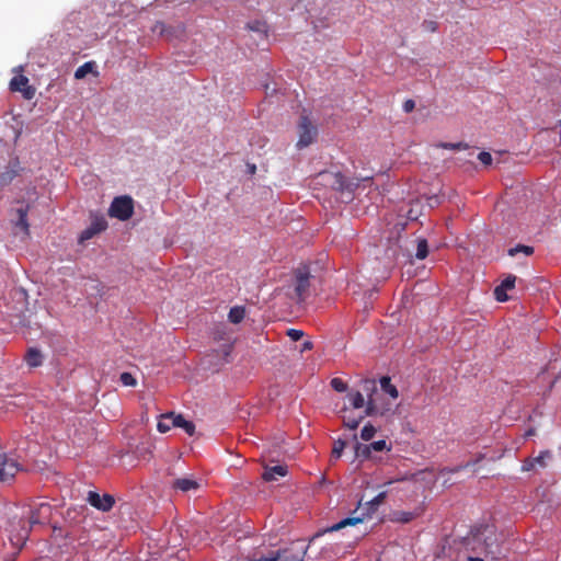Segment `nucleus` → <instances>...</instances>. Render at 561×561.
<instances>
[{
  "label": "nucleus",
  "mask_w": 561,
  "mask_h": 561,
  "mask_svg": "<svg viewBox=\"0 0 561 561\" xmlns=\"http://www.w3.org/2000/svg\"><path fill=\"white\" fill-rule=\"evenodd\" d=\"M468 549L483 552L485 557L497 560L503 554L502 542L496 527L488 523H479L470 527L469 534L463 538Z\"/></svg>",
  "instance_id": "nucleus-1"
},
{
  "label": "nucleus",
  "mask_w": 561,
  "mask_h": 561,
  "mask_svg": "<svg viewBox=\"0 0 561 561\" xmlns=\"http://www.w3.org/2000/svg\"><path fill=\"white\" fill-rule=\"evenodd\" d=\"M51 506L48 503H41L38 507L31 508L27 516L12 517L9 523V533L11 542L22 548L28 540L30 533L34 525L41 524V517L43 515L50 514Z\"/></svg>",
  "instance_id": "nucleus-2"
},
{
  "label": "nucleus",
  "mask_w": 561,
  "mask_h": 561,
  "mask_svg": "<svg viewBox=\"0 0 561 561\" xmlns=\"http://www.w3.org/2000/svg\"><path fill=\"white\" fill-rule=\"evenodd\" d=\"M90 224L78 236V244L84 245L87 241L105 231L108 222L105 216L99 211H90Z\"/></svg>",
  "instance_id": "nucleus-3"
},
{
  "label": "nucleus",
  "mask_w": 561,
  "mask_h": 561,
  "mask_svg": "<svg viewBox=\"0 0 561 561\" xmlns=\"http://www.w3.org/2000/svg\"><path fill=\"white\" fill-rule=\"evenodd\" d=\"M134 199L129 195H119L113 198L107 214L111 218L126 221L134 215Z\"/></svg>",
  "instance_id": "nucleus-4"
},
{
  "label": "nucleus",
  "mask_w": 561,
  "mask_h": 561,
  "mask_svg": "<svg viewBox=\"0 0 561 561\" xmlns=\"http://www.w3.org/2000/svg\"><path fill=\"white\" fill-rule=\"evenodd\" d=\"M297 129L298 141L296 144V147L299 150L310 146L317 139L319 134L317 125L312 124L307 114H302L299 117Z\"/></svg>",
  "instance_id": "nucleus-5"
},
{
  "label": "nucleus",
  "mask_w": 561,
  "mask_h": 561,
  "mask_svg": "<svg viewBox=\"0 0 561 561\" xmlns=\"http://www.w3.org/2000/svg\"><path fill=\"white\" fill-rule=\"evenodd\" d=\"M151 32L165 41L172 42L181 39L185 34V25L178 23L175 25L165 24L162 21H157L151 26Z\"/></svg>",
  "instance_id": "nucleus-6"
},
{
  "label": "nucleus",
  "mask_w": 561,
  "mask_h": 561,
  "mask_svg": "<svg viewBox=\"0 0 561 561\" xmlns=\"http://www.w3.org/2000/svg\"><path fill=\"white\" fill-rule=\"evenodd\" d=\"M312 277L308 265H301L294 272V290L298 300H304L310 287V278Z\"/></svg>",
  "instance_id": "nucleus-7"
},
{
  "label": "nucleus",
  "mask_w": 561,
  "mask_h": 561,
  "mask_svg": "<svg viewBox=\"0 0 561 561\" xmlns=\"http://www.w3.org/2000/svg\"><path fill=\"white\" fill-rule=\"evenodd\" d=\"M85 501L95 510L107 513L115 505V497L110 493L100 494L95 490H90L87 493Z\"/></svg>",
  "instance_id": "nucleus-8"
},
{
  "label": "nucleus",
  "mask_w": 561,
  "mask_h": 561,
  "mask_svg": "<svg viewBox=\"0 0 561 561\" xmlns=\"http://www.w3.org/2000/svg\"><path fill=\"white\" fill-rule=\"evenodd\" d=\"M21 470L20 463L7 456L0 454V482L12 481L15 474Z\"/></svg>",
  "instance_id": "nucleus-9"
},
{
  "label": "nucleus",
  "mask_w": 561,
  "mask_h": 561,
  "mask_svg": "<svg viewBox=\"0 0 561 561\" xmlns=\"http://www.w3.org/2000/svg\"><path fill=\"white\" fill-rule=\"evenodd\" d=\"M24 171L25 168L21 165L18 158L11 159L5 170L0 173V191L9 186Z\"/></svg>",
  "instance_id": "nucleus-10"
},
{
  "label": "nucleus",
  "mask_w": 561,
  "mask_h": 561,
  "mask_svg": "<svg viewBox=\"0 0 561 561\" xmlns=\"http://www.w3.org/2000/svg\"><path fill=\"white\" fill-rule=\"evenodd\" d=\"M28 78L24 75L14 76L9 83L13 92H21L25 100H32L35 95V88L28 84Z\"/></svg>",
  "instance_id": "nucleus-11"
},
{
  "label": "nucleus",
  "mask_w": 561,
  "mask_h": 561,
  "mask_svg": "<svg viewBox=\"0 0 561 561\" xmlns=\"http://www.w3.org/2000/svg\"><path fill=\"white\" fill-rule=\"evenodd\" d=\"M201 488V483L192 476L183 478H176L171 483V489L174 491H181L182 493H188L197 491Z\"/></svg>",
  "instance_id": "nucleus-12"
},
{
  "label": "nucleus",
  "mask_w": 561,
  "mask_h": 561,
  "mask_svg": "<svg viewBox=\"0 0 561 561\" xmlns=\"http://www.w3.org/2000/svg\"><path fill=\"white\" fill-rule=\"evenodd\" d=\"M44 355L37 346H31L26 350L24 360L30 368H37L44 364Z\"/></svg>",
  "instance_id": "nucleus-13"
},
{
  "label": "nucleus",
  "mask_w": 561,
  "mask_h": 561,
  "mask_svg": "<svg viewBox=\"0 0 561 561\" xmlns=\"http://www.w3.org/2000/svg\"><path fill=\"white\" fill-rule=\"evenodd\" d=\"M169 416L172 417V426L182 428L187 435L193 436L195 433V424L185 419L183 414H175L174 412H169Z\"/></svg>",
  "instance_id": "nucleus-14"
},
{
  "label": "nucleus",
  "mask_w": 561,
  "mask_h": 561,
  "mask_svg": "<svg viewBox=\"0 0 561 561\" xmlns=\"http://www.w3.org/2000/svg\"><path fill=\"white\" fill-rule=\"evenodd\" d=\"M288 473V467L286 465H276L266 467L262 474L264 481L271 482L276 481L278 477H285Z\"/></svg>",
  "instance_id": "nucleus-15"
},
{
  "label": "nucleus",
  "mask_w": 561,
  "mask_h": 561,
  "mask_svg": "<svg viewBox=\"0 0 561 561\" xmlns=\"http://www.w3.org/2000/svg\"><path fill=\"white\" fill-rule=\"evenodd\" d=\"M353 440H354L353 449H354V455H355L356 459H359L362 461L374 459L373 451L368 444L359 443L356 434L353 435Z\"/></svg>",
  "instance_id": "nucleus-16"
},
{
  "label": "nucleus",
  "mask_w": 561,
  "mask_h": 561,
  "mask_svg": "<svg viewBox=\"0 0 561 561\" xmlns=\"http://www.w3.org/2000/svg\"><path fill=\"white\" fill-rule=\"evenodd\" d=\"M247 28L256 34L257 41H263L267 38L268 26L264 21H250L247 23Z\"/></svg>",
  "instance_id": "nucleus-17"
},
{
  "label": "nucleus",
  "mask_w": 561,
  "mask_h": 561,
  "mask_svg": "<svg viewBox=\"0 0 561 561\" xmlns=\"http://www.w3.org/2000/svg\"><path fill=\"white\" fill-rule=\"evenodd\" d=\"M387 495H388L387 491H381L376 496H374L370 501H368L366 503L365 513H363V515L365 517L371 516L378 510V507L385 502V500L387 499Z\"/></svg>",
  "instance_id": "nucleus-18"
},
{
  "label": "nucleus",
  "mask_w": 561,
  "mask_h": 561,
  "mask_svg": "<svg viewBox=\"0 0 561 561\" xmlns=\"http://www.w3.org/2000/svg\"><path fill=\"white\" fill-rule=\"evenodd\" d=\"M28 209V205L16 208L18 218L14 222L15 227L21 229L25 233H28L30 231V225L27 221Z\"/></svg>",
  "instance_id": "nucleus-19"
},
{
  "label": "nucleus",
  "mask_w": 561,
  "mask_h": 561,
  "mask_svg": "<svg viewBox=\"0 0 561 561\" xmlns=\"http://www.w3.org/2000/svg\"><path fill=\"white\" fill-rule=\"evenodd\" d=\"M380 389L387 393L390 398L397 399L399 391L397 387L391 382V378L388 375H383L379 378Z\"/></svg>",
  "instance_id": "nucleus-20"
},
{
  "label": "nucleus",
  "mask_w": 561,
  "mask_h": 561,
  "mask_svg": "<svg viewBox=\"0 0 561 561\" xmlns=\"http://www.w3.org/2000/svg\"><path fill=\"white\" fill-rule=\"evenodd\" d=\"M416 243V250L413 256L417 260H424L427 257L430 253V245L427 239L420 237L415 239ZM409 257H412L411 254H409Z\"/></svg>",
  "instance_id": "nucleus-21"
},
{
  "label": "nucleus",
  "mask_w": 561,
  "mask_h": 561,
  "mask_svg": "<svg viewBox=\"0 0 561 561\" xmlns=\"http://www.w3.org/2000/svg\"><path fill=\"white\" fill-rule=\"evenodd\" d=\"M89 73L98 75L95 61H85L79 66L75 71V78L77 80L84 79Z\"/></svg>",
  "instance_id": "nucleus-22"
},
{
  "label": "nucleus",
  "mask_w": 561,
  "mask_h": 561,
  "mask_svg": "<svg viewBox=\"0 0 561 561\" xmlns=\"http://www.w3.org/2000/svg\"><path fill=\"white\" fill-rule=\"evenodd\" d=\"M247 313V309L244 306H233L230 308L228 312V321L232 324H239L243 321Z\"/></svg>",
  "instance_id": "nucleus-23"
},
{
  "label": "nucleus",
  "mask_w": 561,
  "mask_h": 561,
  "mask_svg": "<svg viewBox=\"0 0 561 561\" xmlns=\"http://www.w3.org/2000/svg\"><path fill=\"white\" fill-rule=\"evenodd\" d=\"M417 516L419 514L416 512L394 511L391 514V520L400 524H408Z\"/></svg>",
  "instance_id": "nucleus-24"
},
{
  "label": "nucleus",
  "mask_w": 561,
  "mask_h": 561,
  "mask_svg": "<svg viewBox=\"0 0 561 561\" xmlns=\"http://www.w3.org/2000/svg\"><path fill=\"white\" fill-rule=\"evenodd\" d=\"M308 547L304 548L300 553H293L288 548H278L277 551L282 553V558L279 561H297L304 560L305 554L307 553Z\"/></svg>",
  "instance_id": "nucleus-25"
},
{
  "label": "nucleus",
  "mask_w": 561,
  "mask_h": 561,
  "mask_svg": "<svg viewBox=\"0 0 561 561\" xmlns=\"http://www.w3.org/2000/svg\"><path fill=\"white\" fill-rule=\"evenodd\" d=\"M282 553L275 550H268L266 554L254 553L253 557H248L249 561H279Z\"/></svg>",
  "instance_id": "nucleus-26"
},
{
  "label": "nucleus",
  "mask_w": 561,
  "mask_h": 561,
  "mask_svg": "<svg viewBox=\"0 0 561 561\" xmlns=\"http://www.w3.org/2000/svg\"><path fill=\"white\" fill-rule=\"evenodd\" d=\"M534 252H535V248L533 245L518 243L507 250V255L514 257L517 254L522 253L526 256H529V255L534 254Z\"/></svg>",
  "instance_id": "nucleus-27"
},
{
  "label": "nucleus",
  "mask_w": 561,
  "mask_h": 561,
  "mask_svg": "<svg viewBox=\"0 0 561 561\" xmlns=\"http://www.w3.org/2000/svg\"><path fill=\"white\" fill-rule=\"evenodd\" d=\"M552 458V453L550 450H541L538 456L531 457V461L535 463V468H546L547 460Z\"/></svg>",
  "instance_id": "nucleus-28"
},
{
  "label": "nucleus",
  "mask_w": 561,
  "mask_h": 561,
  "mask_svg": "<svg viewBox=\"0 0 561 561\" xmlns=\"http://www.w3.org/2000/svg\"><path fill=\"white\" fill-rule=\"evenodd\" d=\"M368 445L373 451V455L388 453L392 449L391 444H388L385 439L375 440L369 443Z\"/></svg>",
  "instance_id": "nucleus-29"
},
{
  "label": "nucleus",
  "mask_w": 561,
  "mask_h": 561,
  "mask_svg": "<svg viewBox=\"0 0 561 561\" xmlns=\"http://www.w3.org/2000/svg\"><path fill=\"white\" fill-rule=\"evenodd\" d=\"M353 409H362L365 405V398L360 391H351L347 394Z\"/></svg>",
  "instance_id": "nucleus-30"
},
{
  "label": "nucleus",
  "mask_w": 561,
  "mask_h": 561,
  "mask_svg": "<svg viewBox=\"0 0 561 561\" xmlns=\"http://www.w3.org/2000/svg\"><path fill=\"white\" fill-rule=\"evenodd\" d=\"M358 187V182H356L354 179L347 178L343 174V182L341 187V193H347L352 195L355 190Z\"/></svg>",
  "instance_id": "nucleus-31"
},
{
  "label": "nucleus",
  "mask_w": 561,
  "mask_h": 561,
  "mask_svg": "<svg viewBox=\"0 0 561 561\" xmlns=\"http://www.w3.org/2000/svg\"><path fill=\"white\" fill-rule=\"evenodd\" d=\"M376 433V426L368 422L360 430V438L365 442H369L375 437Z\"/></svg>",
  "instance_id": "nucleus-32"
},
{
  "label": "nucleus",
  "mask_w": 561,
  "mask_h": 561,
  "mask_svg": "<svg viewBox=\"0 0 561 561\" xmlns=\"http://www.w3.org/2000/svg\"><path fill=\"white\" fill-rule=\"evenodd\" d=\"M363 390L367 394V400L374 399V396L378 391L376 381L374 379L363 380Z\"/></svg>",
  "instance_id": "nucleus-33"
},
{
  "label": "nucleus",
  "mask_w": 561,
  "mask_h": 561,
  "mask_svg": "<svg viewBox=\"0 0 561 561\" xmlns=\"http://www.w3.org/2000/svg\"><path fill=\"white\" fill-rule=\"evenodd\" d=\"M343 529V525H341V520L331 525V526H328L325 528H322L320 530H318L310 539V542L314 541L316 539L320 538L321 536H323L324 534H329V533H334V531H339Z\"/></svg>",
  "instance_id": "nucleus-34"
},
{
  "label": "nucleus",
  "mask_w": 561,
  "mask_h": 561,
  "mask_svg": "<svg viewBox=\"0 0 561 561\" xmlns=\"http://www.w3.org/2000/svg\"><path fill=\"white\" fill-rule=\"evenodd\" d=\"M172 426V417L169 416V413L161 415V419L158 421L157 430L158 432L164 434L171 430Z\"/></svg>",
  "instance_id": "nucleus-35"
},
{
  "label": "nucleus",
  "mask_w": 561,
  "mask_h": 561,
  "mask_svg": "<svg viewBox=\"0 0 561 561\" xmlns=\"http://www.w3.org/2000/svg\"><path fill=\"white\" fill-rule=\"evenodd\" d=\"M365 411H364V417L365 416H376L379 414V408L376 403L375 399H370L365 401Z\"/></svg>",
  "instance_id": "nucleus-36"
},
{
  "label": "nucleus",
  "mask_w": 561,
  "mask_h": 561,
  "mask_svg": "<svg viewBox=\"0 0 561 561\" xmlns=\"http://www.w3.org/2000/svg\"><path fill=\"white\" fill-rule=\"evenodd\" d=\"M119 381L125 387H136L137 386V379L130 371H123L119 375Z\"/></svg>",
  "instance_id": "nucleus-37"
},
{
  "label": "nucleus",
  "mask_w": 561,
  "mask_h": 561,
  "mask_svg": "<svg viewBox=\"0 0 561 561\" xmlns=\"http://www.w3.org/2000/svg\"><path fill=\"white\" fill-rule=\"evenodd\" d=\"M347 443L343 438H337L334 440L333 449H332V456L334 458H340L346 447Z\"/></svg>",
  "instance_id": "nucleus-38"
},
{
  "label": "nucleus",
  "mask_w": 561,
  "mask_h": 561,
  "mask_svg": "<svg viewBox=\"0 0 561 561\" xmlns=\"http://www.w3.org/2000/svg\"><path fill=\"white\" fill-rule=\"evenodd\" d=\"M438 148H443V149H448V150H454V151H458V150H461V149H467L468 148V145L462 142V141H459V142H439L437 145Z\"/></svg>",
  "instance_id": "nucleus-39"
},
{
  "label": "nucleus",
  "mask_w": 561,
  "mask_h": 561,
  "mask_svg": "<svg viewBox=\"0 0 561 561\" xmlns=\"http://www.w3.org/2000/svg\"><path fill=\"white\" fill-rule=\"evenodd\" d=\"M365 519V516L362 514L359 516H347L341 519V525H343V528L348 526H356L357 524L363 523Z\"/></svg>",
  "instance_id": "nucleus-40"
},
{
  "label": "nucleus",
  "mask_w": 561,
  "mask_h": 561,
  "mask_svg": "<svg viewBox=\"0 0 561 561\" xmlns=\"http://www.w3.org/2000/svg\"><path fill=\"white\" fill-rule=\"evenodd\" d=\"M330 386L336 392H345L347 390V388H348L347 383L343 379L337 378V377H334V378L331 379Z\"/></svg>",
  "instance_id": "nucleus-41"
},
{
  "label": "nucleus",
  "mask_w": 561,
  "mask_h": 561,
  "mask_svg": "<svg viewBox=\"0 0 561 561\" xmlns=\"http://www.w3.org/2000/svg\"><path fill=\"white\" fill-rule=\"evenodd\" d=\"M517 277L513 274H508L499 286L505 290H511L515 287Z\"/></svg>",
  "instance_id": "nucleus-42"
},
{
  "label": "nucleus",
  "mask_w": 561,
  "mask_h": 561,
  "mask_svg": "<svg viewBox=\"0 0 561 561\" xmlns=\"http://www.w3.org/2000/svg\"><path fill=\"white\" fill-rule=\"evenodd\" d=\"M364 420V415H359L358 417L354 419H344L343 424L345 427H347L351 431H355L362 421Z\"/></svg>",
  "instance_id": "nucleus-43"
},
{
  "label": "nucleus",
  "mask_w": 561,
  "mask_h": 561,
  "mask_svg": "<svg viewBox=\"0 0 561 561\" xmlns=\"http://www.w3.org/2000/svg\"><path fill=\"white\" fill-rule=\"evenodd\" d=\"M507 291L508 290H505L503 289L501 286H496L494 288V298L499 301V302H506L510 297L507 295Z\"/></svg>",
  "instance_id": "nucleus-44"
},
{
  "label": "nucleus",
  "mask_w": 561,
  "mask_h": 561,
  "mask_svg": "<svg viewBox=\"0 0 561 561\" xmlns=\"http://www.w3.org/2000/svg\"><path fill=\"white\" fill-rule=\"evenodd\" d=\"M332 182H331V186L333 190L337 191V192H341V187H342V182H343V173L342 172H335L332 174Z\"/></svg>",
  "instance_id": "nucleus-45"
},
{
  "label": "nucleus",
  "mask_w": 561,
  "mask_h": 561,
  "mask_svg": "<svg viewBox=\"0 0 561 561\" xmlns=\"http://www.w3.org/2000/svg\"><path fill=\"white\" fill-rule=\"evenodd\" d=\"M286 335L294 342L301 340L305 335V332L299 329L290 328L286 331Z\"/></svg>",
  "instance_id": "nucleus-46"
},
{
  "label": "nucleus",
  "mask_w": 561,
  "mask_h": 561,
  "mask_svg": "<svg viewBox=\"0 0 561 561\" xmlns=\"http://www.w3.org/2000/svg\"><path fill=\"white\" fill-rule=\"evenodd\" d=\"M478 160L483 164V165H491L492 162H493V158H492V154L488 151H480L478 153Z\"/></svg>",
  "instance_id": "nucleus-47"
},
{
  "label": "nucleus",
  "mask_w": 561,
  "mask_h": 561,
  "mask_svg": "<svg viewBox=\"0 0 561 561\" xmlns=\"http://www.w3.org/2000/svg\"><path fill=\"white\" fill-rule=\"evenodd\" d=\"M422 27L427 32H436L438 28V23L432 20H424Z\"/></svg>",
  "instance_id": "nucleus-48"
},
{
  "label": "nucleus",
  "mask_w": 561,
  "mask_h": 561,
  "mask_svg": "<svg viewBox=\"0 0 561 561\" xmlns=\"http://www.w3.org/2000/svg\"><path fill=\"white\" fill-rule=\"evenodd\" d=\"M442 203V197L437 194H433L431 196L427 197V205L431 207V208H435L437 206H439Z\"/></svg>",
  "instance_id": "nucleus-49"
},
{
  "label": "nucleus",
  "mask_w": 561,
  "mask_h": 561,
  "mask_svg": "<svg viewBox=\"0 0 561 561\" xmlns=\"http://www.w3.org/2000/svg\"><path fill=\"white\" fill-rule=\"evenodd\" d=\"M520 470L524 472L536 470L535 463L531 461V457L523 461Z\"/></svg>",
  "instance_id": "nucleus-50"
},
{
  "label": "nucleus",
  "mask_w": 561,
  "mask_h": 561,
  "mask_svg": "<svg viewBox=\"0 0 561 561\" xmlns=\"http://www.w3.org/2000/svg\"><path fill=\"white\" fill-rule=\"evenodd\" d=\"M415 108V102L412 99H408L402 104V110L404 113H411Z\"/></svg>",
  "instance_id": "nucleus-51"
},
{
  "label": "nucleus",
  "mask_w": 561,
  "mask_h": 561,
  "mask_svg": "<svg viewBox=\"0 0 561 561\" xmlns=\"http://www.w3.org/2000/svg\"><path fill=\"white\" fill-rule=\"evenodd\" d=\"M313 348V343L311 341H305L300 346V352H307Z\"/></svg>",
  "instance_id": "nucleus-52"
},
{
  "label": "nucleus",
  "mask_w": 561,
  "mask_h": 561,
  "mask_svg": "<svg viewBox=\"0 0 561 561\" xmlns=\"http://www.w3.org/2000/svg\"><path fill=\"white\" fill-rule=\"evenodd\" d=\"M468 561H484V560L480 557H469Z\"/></svg>",
  "instance_id": "nucleus-53"
},
{
  "label": "nucleus",
  "mask_w": 561,
  "mask_h": 561,
  "mask_svg": "<svg viewBox=\"0 0 561 561\" xmlns=\"http://www.w3.org/2000/svg\"><path fill=\"white\" fill-rule=\"evenodd\" d=\"M255 170H256L255 164L249 165V171H250V173H252V174H253V173L255 172Z\"/></svg>",
  "instance_id": "nucleus-54"
}]
</instances>
